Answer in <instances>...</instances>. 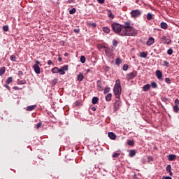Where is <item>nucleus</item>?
<instances>
[{"mask_svg": "<svg viewBox=\"0 0 179 179\" xmlns=\"http://www.w3.org/2000/svg\"><path fill=\"white\" fill-rule=\"evenodd\" d=\"M58 67H54L52 69L51 71L52 73H58Z\"/></svg>", "mask_w": 179, "mask_h": 179, "instance_id": "nucleus-36", "label": "nucleus"}, {"mask_svg": "<svg viewBox=\"0 0 179 179\" xmlns=\"http://www.w3.org/2000/svg\"><path fill=\"white\" fill-rule=\"evenodd\" d=\"M33 69L34 70V72L36 73V75H40L41 71L40 70V66L38 65L34 64Z\"/></svg>", "mask_w": 179, "mask_h": 179, "instance_id": "nucleus-9", "label": "nucleus"}, {"mask_svg": "<svg viewBox=\"0 0 179 179\" xmlns=\"http://www.w3.org/2000/svg\"><path fill=\"white\" fill-rule=\"evenodd\" d=\"M81 64H85L86 62V57L85 56H81L80 58Z\"/></svg>", "mask_w": 179, "mask_h": 179, "instance_id": "nucleus-34", "label": "nucleus"}, {"mask_svg": "<svg viewBox=\"0 0 179 179\" xmlns=\"http://www.w3.org/2000/svg\"><path fill=\"white\" fill-rule=\"evenodd\" d=\"M173 111H174V113H179V107H178V105H175V106H173Z\"/></svg>", "mask_w": 179, "mask_h": 179, "instance_id": "nucleus-33", "label": "nucleus"}, {"mask_svg": "<svg viewBox=\"0 0 179 179\" xmlns=\"http://www.w3.org/2000/svg\"><path fill=\"white\" fill-rule=\"evenodd\" d=\"M17 76H23V71H18V73H17Z\"/></svg>", "mask_w": 179, "mask_h": 179, "instance_id": "nucleus-52", "label": "nucleus"}, {"mask_svg": "<svg viewBox=\"0 0 179 179\" xmlns=\"http://www.w3.org/2000/svg\"><path fill=\"white\" fill-rule=\"evenodd\" d=\"M151 87H152V89H156V87H157V84L155 82H152V83H151Z\"/></svg>", "mask_w": 179, "mask_h": 179, "instance_id": "nucleus-40", "label": "nucleus"}, {"mask_svg": "<svg viewBox=\"0 0 179 179\" xmlns=\"http://www.w3.org/2000/svg\"><path fill=\"white\" fill-rule=\"evenodd\" d=\"M175 104H176V106H178V104H179V100L178 99L175 100Z\"/></svg>", "mask_w": 179, "mask_h": 179, "instance_id": "nucleus-56", "label": "nucleus"}, {"mask_svg": "<svg viewBox=\"0 0 179 179\" xmlns=\"http://www.w3.org/2000/svg\"><path fill=\"white\" fill-rule=\"evenodd\" d=\"M58 61H59V62H62V58L61 57H59Z\"/></svg>", "mask_w": 179, "mask_h": 179, "instance_id": "nucleus-63", "label": "nucleus"}, {"mask_svg": "<svg viewBox=\"0 0 179 179\" xmlns=\"http://www.w3.org/2000/svg\"><path fill=\"white\" fill-rule=\"evenodd\" d=\"M99 103V99L96 96H94L92 99V104H97Z\"/></svg>", "mask_w": 179, "mask_h": 179, "instance_id": "nucleus-24", "label": "nucleus"}, {"mask_svg": "<svg viewBox=\"0 0 179 179\" xmlns=\"http://www.w3.org/2000/svg\"><path fill=\"white\" fill-rule=\"evenodd\" d=\"M36 64L35 65H40V62H38V60H36Z\"/></svg>", "mask_w": 179, "mask_h": 179, "instance_id": "nucleus-62", "label": "nucleus"}, {"mask_svg": "<svg viewBox=\"0 0 179 179\" xmlns=\"http://www.w3.org/2000/svg\"><path fill=\"white\" fill-rule=\"evenodd\" d=\"M108 138H110V139H112V141H115V139H116L117 136L115 135V134H114V132H109L108 134Z\"/></svg>", "mask_w": 179, "mask_h": 179, "instance_id": "nucleus-12", "label": "nucleus"}, {"mask_svg": "<svg viewBox=\"0 0 179 179\" xmlns=\"http://www.w3.org/2000/svg\"><path fill=\"white\" fill-rule=\"evenodd\" d=\"M122 63V61L121 60L120 58L117 57V58L115 59V64H116V65H121Z\"/></svg>", "mask_w": 179, "mask_h": 179, "instance_id": "nucleus-29", "label": "nucleus"}, {"mask_svg": "<svg viewBox=\"0 0 179 179\" xmlns=\"http://www.w3.org/2000/svg\"><path fill=\"white\" fill-rule=\"evenodd\" d=\"M165 82L168 84V85H170L171 83V80H170V78H166L165 79Z\"/></svg>", "mask_w": 179, "mask_h": 179, "instance_id": "nucleus-46", "label": "nucleus"}, {"mask_svg": "<svg viewBox=\"0 0 179 179\" xmlns=\"http://www.w3.org/2000/svg\"><path fill=\"white\" fill-rule=\"evenodd\" d=\"M147 19H148V20H152V19H153V15H152V13H148L147 14Z\"/></svg>", "mask_w": 179, "mask_h": 179, "instance_id": "nucleus-35", "label": "nucleus"}, {"mask_svg": "<svg viewBox=\"0 0 179 179\" xmlns=\"http://www.w3.org/2000/svg\"><path fill=\"white\" fill-rule=\"evenodd\" d=\"M36 107L37 105L29 106L27 107V111H33Z\"/></svg>", "mask_w": 179, "mask_h": 179, "instance_id": "nucleus-17", "label": "nucleus"}, {"mask_svg": "<svg viewBox=\"0 0 179 179\" xmlns=\"http://www.w3.org/2000/svg\"><path fill=\"white\" fill-rule=\"evenodd\" d=\"M26 83H27V82L26 81L25 79H23V80L17 79V85H26Z\"/></svg>", "mask_w": 179, "mask_h": 179, "instance_id": "nucleus-15", "label": "nucleus"}, {"mask_svg": "<svg viewBox=\"0 0 179 179\" xmlns=\"http://www.w3.org/2000/svg\"><path fill=\"white\" fill-rule=\"evenodd\" d=\"M160 26H161V29H164V30H166V29H167L168 27L167 23L164 22H161Z\"/></svg>", "mask_w": 179, "mask_h": 179, "instance_id": "nucleus-20", "label": "nucleus"}, {"mask_svg": "<svg viewBox=\"0 0 179 179\" xmlns=\"http://www.w3.org/2000/svg\"><path fill=\"white\" fill-rule=\"evenodd\" d=\"M108 16L110 19H114V15L113 14V13L111 12V10H108Z\"/></svg>", "mask_w": 179, "mask_h": 179, "instance_id": "nucleus-26", "label": "nucleus"}, {"mask_svg": "<svg viewBox=\"0 0 179 179\" xmlns=\"http://www.w3.org/2000/svg\"><path fill=\"white\" fill-rule=\"evenodd\" d=\"M9 84H5L3 86L7 89L8 90H10V87L8 85Z\"/></svg>", "mask_w": 179, "mask_h": 179, "instance_id": "nucleus-51", "label": "nucleus"}, {"mask_svg": "<svg viewBox=\"0 0 179 179\" xmlns=\"http://www.w3.org/2000/svg\"><path fill=\"white\" fill-rule=\"evenodd\" d=\"M127 145L129 146H134V145H135V142H134V141H132V140H128Z\"/></svg>", "mask_w": 179, "mask_h": 179, "instance_id": "nucleus-32", "label": "nucleus"}, {"mask_svg": "<svg viewBox=\"0 0 179 179\" xmlns=\"http://www.w3.org/2000/svg\"><path fill=\"white\" fill-rule=\"evenodd\" d=\"M150 89V85L149 84H146L143 87V92H148Z\"/></svg>", "mask_w": 179, "mask_h": 179, "instance_id": "nucleus-22", "label": "nucleus"}, {"mask_svg": "<svg viewBox=\"0 0 179 179\" xmlns=\"http://www.w3.org/2000/svg\"><path fill=\"white\" fill-rule=\"evenodd\" d=\"M57 83H58V78H55L52 80V85H57Z\"/></svg>", "mask_w": 179, "mask_h": 179, "instance_id": "nucleus-50", "label": "nucleus"}, {"mask_svg": "<svg viewBox=\"0 0 179 179\" xmlns=\"http://www.w3.org/2000/svg\"><path fill=\"white\" fill-rule=\"evenodd\" d=\"M77 79H78V82H82L83 80V79H85V76H83V73H80L78 75Z\"/></svg>", "mask_w": 179, "mask_h": 179, "instance_id": "nucleus-16", "label": "nucleus"}, {"mask_svg": "<svg viewBox=\"0 0 179 179\" xmlns=\"http://www.w3.org/2000/svg\"><path fill=\"white\" fill-rule=\"evenodd\" d=\"M76 13V8H73L71 10H69L70 15H73Z\"/></svg>", "mask_w": 179, "mask_h": 179, "instance_id": "nucleus-37", "label": "nucleus"}, {"mask_svg": "<svg viewBox=\"0 0 179 179\" xmlns=\"http://www.w3.org/2000/svg\"><path fill=\"white\" fill-rule=\"evenodd\" d=\"M162 179H173V178L171 176H163Z\"/></svg>", "mask_w": 179, "mask_h": 179, "instance_id": "nucleus-53", "label": "nucleus"}, {"mask_svg": "<svg viewBox=\"0 0 179 179\" xmlns=\"http://www.w3.org/2000/svg\"><path fill=\"white\" fill-rule=\"evenodd\" d=\"M136 34H138V30H136L133 27H130L129 28L124 29L122 34H120L122 37H126V36L135 37Z\"/></svg>", "mask_w": 179, "mask_h": 179, "instance_id": "nucleus-1", "label": "nucleus"}, {"mask_svg": "<svg viewBox=\"0 0 179 179\" xmlns=\"http://www.w3.org/2000/svg\"><path fill=\"white\" fill-rule=\"evenodd\" d=\"M65 71H68V65H64L58 69L59 75H65Z\"/></svg>", "mask_w": 179, "mask_h": 179, "instance_id": "nucleus-7", "label": "nucleus"}, {"mask_svg": "<svg viewBox=\"0 0 179 179\" xmlns=\"http://www.w3.org/2000/svg\"><path fill=\"white\" fill-rule=\"evenodd\" d=\"M111 97H113V94H111V93H109L106 96L105 99L106 101H111Z\"/></svg>", "mask_w": 179, "mask_h": 179, "instance_id": "nucleus-23", "label": "nucleus"}, {"mask_svg": "<svg viewBox=\"0 0 179 179\" xmlns=\"http://www.w3.org/2000/svg\"><path fill=\"white\" fill-rule=\"evenodd\" d=\"M68 3H72V2H75V0H68Z\"/></svg>", "mask_w": 179, "mask_h": 179, "instance_id": "nucleus-60", "label": "nucleus"}, {"mask_svg": "<svg viewBox=\"0 0 179 179\" xmlns=\"http://www.w3.org/2000/svg\"><path fill=\"white\" fill-rule=\"evenodd\" d=\"M122 26L123 27V30H126L127 29H129V27H131V24L129 22H125V24Z\"/></svg>", "mask_w": 179, "mask_h": 179, "instance_id": "nucleus-18", "label": "nucleus"}, {"mask_svg": "<svg viewBox=\"0 0 179 179\" xmlns=\"http://www.w3.org/2000/svg\"><path fill=\"white\" fill-rule=\"evenodd\" d=\"M14 90H22V88H19L17 86L13 87Z\"/></svg>", "mask_w": 179, "mask_h": 179, "instance_id": "nucleus-54", "label": "nucleus"}, {"mask_svg": "<svg viewBox=\"0 0 179 179\" xmlns=\"http://www.w3.org/2000/svg\"><path fill=\"white\" fill-rule=\"evenodd\" d=\"M136 76H138V71H134L127 74V80H131V79H134V78H136Z\"/></svg>", "mask_w": 179, "mask_h": 179, "instance_id": "nucleus-4", "label": "nucleus"}, {"mask_svg": "<svg viewBox=\"0 0 179 179\" xmlns=\"http://www.w3.org/2000/svg\"><path fill=\"white\" fill-rule=\"evenodd\" d=\"M3 31H9V26L8 25L3 26Z\"/></svg>", "mask_w": 179, "mask_h": 179, "instance_id": "nucleus-38", "label": "nucleus"}, {"mask_svg": "<svg viewBox=\"0 0 179 179\" xmlns=\"http://www.w3.org/2000/svg\"><path fill=\"white\" fill-rule=\"evenodd\" d=\"M10 61H13V62L16 61V56L14 55H12L10 57Z\"/></svg>", "mask_w": 179, "mask_h": 179, "instance_id": "nucleus-41", "label": "nucleus"}, {"mask_svg": "<svg viewBox=\"0 0 179 179\" xmlns=\"http://www.w3.org/2000/svg\"><path fill=\"white\" fill-rule=\"evenodd\" d=\"M105 54L106 55V57H112L113 56V50H111V49H106L105 50Z\"/></svg>", "mask_w": 179, "mask_h": 179, "instance_id": "nucleus-14", "label": "nucleus"}, {"mask_svg": "<svg viewBox=\"0 0 179 179\" xmlns=\"http://www.w3.org/2000/svg\"><path fill=\"white\" fill-rule=\"evenodd\" d=\"M48 65H52V61L48 60Z\"/></svg>", "mask_w": 179, "mask_h": 179, "instance_id": "nucleus-58", "label": "nucleus"}, {"mask_svg": "<svg viewBox=\"0 0 179 179\" xmlns=\"http://www.w3.org/2000/svg\"><path fill=\"white\" fill-rule=\"evenodd\" d=\"M164 66H166V68H169V63L167 61H164Z\"/></svg>", "mask_w": 179, "mask_h": 179, "instance_id": "nucleus-49", "label": "nucleus"}, {"mask_svg": "<svg viewBox=\"0 0 179 179\" xmlns=\"http://www.w3.org/2000/svg\"><path fill=\"white\" fill-rule=\"evenodd\" d=\"M96 87L99 92H101V90H103V86H101V80H98L96 81Z\"/></svg>", "mask_w": 179, "mask_h": 179, "instance_id": "nucleus-11", "label": "nucleus"}, {"mask_svg": "<svg viewBox=\"0 0 179 179\" xmlns=\"http://www.w3.org/2000/svg\"><path fill=\"white\" fill-rule=\"evenodd\" d=\"M113 107L114 111H118L120 110V107H121V100L120 99L115 100Z\"/></svg>", "mask_w": 179, "mask_h": 179, "instance_id": "nucleus-5", "label": "nucleus"}, {"mask_svg": "<svg viewBox=\"0 0 179 179\" xmlns=\"http://www.w3.org/2000/svg\"><path fill=\"white\" fill-rule=\"evenodd\" d=\"M140 57L141 58H146L148 57V54H146L145 52H140Z\"/></svg>", "mask_w": 179, "mask_h": 179, "instance_id": "nucleus-31", "label": "nucleus"}, {"mask_svg": "<svg viewBox=\"0 0 179 179\" xmlns=\"http://www.w3.org/2000/svg\"><path fill=\"white\" fill-rule=\"evenodd\" d=\"M110 87H106L103 90V94H107V93H110Z\"/></svg>", "mask_w": 179, "mask_h": 179, "instance_id": "nucleus-27", "label": "nucleus"}, {"mask_svg": "<svg viewBox=\"0 0 179 179\" xmlns=\"http://www.w3.org/2000/svg\"><path fill=\"white\" fill-rule=\"evenodd\" d=\"M155 73H156V76H157V79H159L160 80V79H162V78L163 76V73H162V71L160 70H157Z\"/></svg>", "mask_w": 179, "mask_h": 179, "instance_id": "nucleus-13", "label": "nucleus"}, {"mask_svg": "<svg viewBox=\"0 0 179 179\" xmlns=\"http://www.w3.org/2000/svg\"><path fill=\"white\" fill-rule=\"evenodd\" d=\"M147 45H152L155 44V38L150 36L146 42Z\"/></svg>", "mask_w": 179, "mask_h": 179, "instance_id": "nucleus-10", "label": "nucleus"}, {"mask_svg": "<svg viewBox=\"0 0 179 179\" xmlns=\"http://www.w3.org/2000/svg\"><path fill=\"white\" fill-rule=\"evenodd\" d=\"M176 157V155H170L169 157V160L170 162H173V160H174Z\"/></svg>", "mask_w": 179, "mask_h": 179, "instance_id": "nucleus-30", "label": "nucleus"}, {"mask_svg": "<svg viewBox=\"0 0 179 179\" xmlns=\"http://www.w3.org/2000/svg\"><path fill=\"white\" fill-rule=\"evenodd\" d=\"M41 125H43V123L38 122L36 124V128L38 129V128H41Z\"/></svg>", "mask_w": 179, "mask_h": 179, "instance_id": "nucleus-48", "label": "nucleus"}, {"mask_svg": "<svg viewBox=\"0 0 179 179\" xmlns=\"http://www.w3.org/2000/svg\"><path fill=\"white\" fill-rule=\"evenodd\" d=\"M120 153H118V152H115V153H113V157H114V158H117V157H118V156H120Z\"/></svg>", "mask_w": 179, "mask_h": 179, "instance_id": "nucleus-47", "label": "nucleus"}, {"mask_svg": "<svg viewBox=\"0 0 179 179\" xmlns=\"http://www.w3.org/2000/svg\"><path fill=\"white\" fill-rule=\"evenodd\" d=\"M166 171H171V164H168L166 168Z\"/></svg>", "mask_w": 179, "mask_h": 179, "instance_id": "nucleus-42", "label": "nucleus"}, {"mask_svg": "<svg viewBox=\"0 0 179 179\" xmlns=\"http://www.w3.org/2000/svg\"><path fill=\"white\" fill-rule=\"evenodd\" d=\"M168 173H169V176H173V172L171 171H168Z\"/></svg>", "mask_w": 179, "mask_h": 179, "instance_id": "nucleus-64", "label": "nucleus"}, {"mask_svg": "<svg viewBox=\"0 0 179 179\" xmlns=\"http://www.w3.org/2000/svg\"><path fill=\"white\" fill-rule=\"evenodd\" d=\"M131 17H138V16H141L142 12L139 10H133L131 11Z\"/></svg>", "mask_w": 179, "mask_h": 179, "instance_id": "nucleus-6", "label": "nucleus"}, {"mask_svg": "<svg viewBox=\"0 0 179 179\" xmlns=\"http://www.w3.org/2000/svg\"><path fill=\"white\" fill-rule=\"evenodd\" d=\"M135 155H136V152H135V150H131L129 152V157H134V156H135Z\"/></svg>", "mask_w": 179, "mask_h": 179, "instance_id": "nucleus-25", "label": "nucleus"}, {"mask_svg": "<svg viewBox=\"0 0 179 179\" xmlns=\"http://www.w3.org/2000/svg\"><path fill=\"white\" fill-rule=\"evenodd\" d=\"M91 110H92V111H96V108L94 106H91Z\"/></svg>", "mask_w": 179, "mask_h": 179, "instance_id": "nucleus-61", "label": "nucleus"}, {"mask_svg": "<svg viewBox=\"0 0 179 179\" xmlns=\"http://www.w3.org/2000/svg\"><path fill=\"white\" fill-rule=\"evenodd\" d=\"M167 54H168L169 55H173V49L169 48V49L167 50Z\"/></svg>", "mask_w": 179, "mask_h": 179, "instance_id": "nucleus-45", "label": "nucleus"}, {"mask_svg": "<svg viewBox=\"0 0 179 179\" xmlns=\"http://www.w3.org/2000/svg\"><path fill=\"white\" fill-rule=\"evenodd\" d=\"M6 71V68H5V66L0 68V76H3Z\"/></svg>", "mask_w": 179, "mask_h": 179, "instance_id": "nucleus-21", "label": "nucleus"}, {"mask_svg": "<svg viewBox=\"0 0 179 179\" xmlns=\"http://www.w3.org/2000/svg\"><path fill=\"white\" fill-rule=\"evenodd\" d=\"M98 3H104V0H97Z\"/></svg>", "mask_w": 179, "mask_h": 179, "instance_id": "nucleus-57", "label": "nucleus"}, {"mask_svg": "<svg viewBox=\"0 0 179 179\" xmlns=\"http://www.w3.org/2000/svg\"><path fill=\"white\" fill-rule=\"evenodd\" d=\"M162 40L163 44H171V39L169 38L166 36H162Z\"/></svg>", "mask_w": 179, "mask_h": 179, "instance_id": "nucleus-8", "label": "nucleus"}, {"mask_svg": "<svg viewBox=\"0 0 179 179\" xmlns=\"http://www.w3.org/2000/svg\"><path fill=\"white\" fill-rule=\"evenodd\" d=\"M74 33H76V34H79V33L80 32V29L79 28H76L73 29Z\"/></svg>", "mask_w": 179, "mask_h": 179, "instance_id": "nucleus-44", "label": "nucleus"}, {"mask_svg": "<svg viewBox=\"0 0 179 179\" xmlns=\"http://www.w3.org/2000/svg\"><path fill=\"white\" fill-rule=\"evenodd\" d=\"M113 45L114 47H117L118 45V41L117 40H115V39H113Z\"/></svg>", "mask_w": 179, "mask_h": 179, "instance_id": "nucleus-39", "label": "nucleus"}, {"mask_svg": "<svg viewBox=\"0 0 179 179\" xmlns=\"http://www.w3.org/2000/svg\"><path fill=\"white\" fill-rule=\"evenodd\" d=\"M122 88H121V81L120 79L116 80V83L113 87V93L116 99H120L121 96Z\"/></svg>", "mask_w": 179, "mask_h": 179, "instance_id": "nucleus-2", "label": "nucleus"}, {"mask_svg": "<svg viewBox=\"0 0 179 179\" xmlns=\"http://www.w3.org/2000/svg\"><path fill=\"white\" fill-rule=\"evenodd\" d=\"M75 106H76V107H78V106H80V102H79L78 101H76L75 103H74Z\"/></svg>", "mask_w": 179, "mask_h": 179, "instance_id": "nucleus-55", "label": "nucleus"}, {"mask_svg": "<svg viewBox=\"0 0 179 179\" xmlns=\"http://www.w3.org/2000/svg\"><path fill=\"white\" fill-rule=\"evenodd\" d=\"M129 66L128 64H124L122 66L123 71H128Z\"/></svg>", "mask_w": 179, "mask_h": 179, "instance_id": "nucleus-43", "label": "nucleus"}, {"mask_svg": "<svg viewBox=\"0 0 179 179\" xmlns=\"http://www.w3.org/2000/svg\"><path fill=\"white\" fill-rule=\"evenodd\" d=\"M111 27L114 33H115L116 34H119V36H121V34L124 30V28L122 27V24L114 22V23H112Z\"/></svg>", "mask_w": 179, "mask_h": 179, "instance_id": "nucleus-3", "label": "nucleus"}, {"mask_svg": "<svg viewBox=\"0 0 179 179\" xmlns=\"http://www.w3.org/2000/svg\"><path fill=\"white\" fill-rule=\"evenodd\" d=\"M102 30L104 33H106V34H108V33H110V28H108V27H103L102 28Z\"/></svg>", "mask_w": 179, "mask_h": 179, "instance_id": "nucleus-19", "label": "nucleus"}, {"mask_svg": "<svg viewBox=\"0 0 179 179\" xmlns=\"http://www.w3.org/2000/svg\"><path fill=\"white\" fill-rule=\"evenodd\" d=\"M92 27H96L97 24L96 23H92L91 24Z\"/></svg>", "mask_w": 179, "mask_h": 179, "instance_id": "nucleus-59", "label": "nucleus"}, {"mask_svg": "<svg viewBox=\"0 0 179 179\" xmlns=\"http://www.w3.org/2000/svg\"><path fill=\"white\" fill-rule=\"evenodd\" d=\"M13 81V78L12 77H8L6 81V83L7 85H9V83H12V82Z\"/></svg>", "mask_w": 179, "mask_h": 179, "instance_id": "nucleus-28", "label": "nucleus"}]
</instances>
